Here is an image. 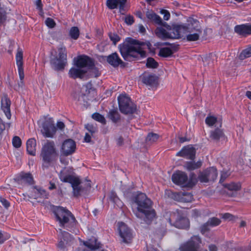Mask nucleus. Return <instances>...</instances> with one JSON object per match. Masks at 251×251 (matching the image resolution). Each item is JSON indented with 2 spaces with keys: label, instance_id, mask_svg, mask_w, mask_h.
<instances>
[{
  "label": "nucleus",
  "instance_id": "1",
  "mask_svg": "<svg viewBox=\"0 0 251 251\" xmlns=\"http://www.w3.org/2000/svg\"><path fill=\"white\" fill-rule=\"evenodd\" d=\"M163 26L167 30L162 27H157L154 31L155 35L162 40L178 39L186 35L187 41H196L202 33L199 22L193 18H190L188 23L184 25H174L171 26L167 24Z\"/></svg>",
  "mask_w": 251,
  "mask_h": 251
},
{
  "label": "nucleus",
  "instance_id": "2",
  "mask_svg": "<svg viewBox=\"0 0 251 251\" xmlns=\"http://www.w3.org/2000/svg\"><path fill=\"white\" fill-rule=\"evenodd\" d=\"M145 45L149 49L151 46L149 42L146 43L131 37H127L123 43L119 45L118 48L124 59L130 62L146 56V51L141 48V46Z\"/></svg>",
  "mask_w": 251,
  "mask_h": 251
},
{
  "label": "nucleus",
  "instance_id": "3",
  "mask_svg": "<svg viewBox=\"0 0 251 251\" xmlns=\"http://www.w3.org/2000/svg\"><path fill=\"white\" fill-rule=\"evenodd\" d=\"M133 200L137 205V212L135 215L141 219V224L151 225L156 218L155 211L152 207L151 201L142 193H138L133 197Z\"/></svg>",
  "mask_w": 251,
  "mask_h": 251
},
{
  "label": "nucleus",
  "instance_id": "4",
  "mask_svg": "<svg viewBox=\"0 0 251 251\" xmlns=\"http://www.w3.org/2000/svg\"><path fill=\"white\" fill-rule=\"evenodd\" d=\"M50 64L51 68L56 71L64 69L67 64V51L65 47L61 45L57 50L51 52Z\"/></svg>",
  "mask_w": 251,
  "mask_h": 251
},
{
  "label": "nucleus",
  "instance_id": "5",
  "mask_svg": "<svg viewBox=\"0 0 251 251\" xmlns=\"http://www.w3.org/2000/svg\"><path fill=\"white\" fill-rule=\"evenodd\" d=\"M53 212L60 226L69 230L68 228L74 227L75 225L76 221L75 216L66 208L55 206Z\"/></svg>",
  "mask_w": 251,
  "mask_h": 251
},
{
  "label": "nucleus",
  "instance_id": "6",
  "mask_svg": "<svg viewBox=\"0 0 251 251\" xmlns=\"http://www.w3.org/2000/svg\"><path fill=\"white\" fill-rule=\"evenodd\" d=\"M59 178L61 181L71 184L75 197H77L80 195L82 190V187L80 186L81 181L78 177L70 175L68 169L64 168L60 172Z\"/></svg>",
  "mask_w": 251,
  "mask_h": 251
},
{
  "label": "nucleus",
  "instance_id": "7",
  "mask_svg": "<svg viewBox=\"0 0 251 251\" xmlns=\"http://www.w3.org/2000/svg\"><path fill=\"white\" fill-rule=\"evenodd\" d=\"M118 104L121 112L125 115L132 114L137 109L136 105L126 95H120L118 97Z\"/></svg>",
  "mask_w": 251,
  "mask_h": 251
},
{
  "label": "nucleus",
  "instance_id": "8",
  "mask_svg": "<svg viewBox=\"0 0 251 251\" xmlns=\"http://www.w3.org/2000/svg\"><path fill=\"white\" fill-rule=\"evenodd\" d=\"M41 156L44 161L43 166L48 167L54 157L56 156L53 142H48L43 147Z\"/></svg>",
  "mask_w": 251,
  "mask_h": 251
},
{
  "label": "nucleus",
  "instance_id": "9",
  "mask_svg": "<svg viewBox=\"0 0 251 251\" xmlns=\"http://www.w3.org/2000/svg\"><path fill=\"white\" fill-rule=\"evenodd\" d=\"M201 239L199 236L194 235L186 242L181 244L179 247V251H198Z\"/></svg>",
  "mask_w": 251,
  "mask_h": 251
},
{
  "label": "nucleus",
  "instance_id": "10",
  "mask_svg": "<svg viewBox=\"0 0 251 251\" xmlns=\"http://www.w3.org/2000/svg\"><path fill=\"white\" fill-rule=\"evenodd\" d=\"M169 223L176 228L187 229L189 227L188 219L179 214L173 213L171 215V218L168 219Z\"/></svg>",
  "mask_w": 251,
  "mask_h": 251
},
{
  "label": "nucleus",
  "instance_id": "11",
  "mask_svg": "<svg viewBox=\"0 0 251 251\" xmlns=\"http://www.w3.org/2000/svg\"><path fill=\"white\" fill-rule=\"evenodd\" d=\"M75 65L77 68H92L94 66L95 60L94 59L86 55H80L74 59Z\"/></svg>",
  "mask_w": 251,
  "mask_h": 251
},
{
  "label": "nucleus",
  "instance_id": "12",
  "mask_svg": "<svg viewBox=\"0 0 251 251\" xmlns=\"http://www.w3.org/2000/svg\"><path fill=\"white\" fill-rule=\"evenodd\" d=\"M56 131V128L51 119L46 120L42 124L41 132L45 137L52 138Z\"/></svg>",
  "mask_w": 251,
  "mask_h": 251
},
{
  "label": "nucleus",
  "instance_id": "13",
  "mask_svg": "<svg viewBox=\"0 0 251 251\" xmlns=\"http://www.w3.org/2000/svg\"><path fill=\"white\" fill-rule=\"evenodd\" d=\"M188 176L187 174L182 171H177L172 176V181L177 185L182 187H187V181Z\"/></svg>",
  "mask_w": 251,
  "mask_h": 251
},
{
  "label": "nucleus",
  "instance_id": "14",
  "mask_svg": "<svg viewBox=\"0 0 251 251\" xmlns=\"http://www.w3.org/2000/svg\"><path fill=\"white\" fill-rule=\"evenodd\" d=\"M120 236L122 239V242L125 243H130L133 236L131 229L124 223L120 224L119 227Z\"/></svg>",
  "mask_w": 251,
  "mask_h": 251
},
{
  "label": "nucleus",
  "instance_id": "15",
  "mask_svg": "<svg viewBox=\"0 0 251 251\" xmlns=\"http://www.w3.org/2000/svg\"><path fill=\"white\" fill-rule=\"evenodd\" d=\"M16 64L18 66V73L20 78V82L18 83L19 86L22 87L24 85L23 79L25 77L24 68H23V54L22 50L19 48L16 55Z\"/></svg>",
  "mask_w": 251,
  "mask_h": 251
},
{
  "label": "nucleus",
  "instance_id": "16",
  "mask_svg": "<svg viewBox=\"0 0 251 251\" xmlns=\"http://www.w3.org/2000/svg\"><path fill=\"white\" fill-rule=\"evenodd\" d=\"M75 149V142L71 139H68L63 142L61 151L63 155L67 156L72 154Z\"/></svg>",
  "mask_w": 251,
  "mask_h": 251
},
{
  "label": "nucleus",
  "instance_id": "17",
  "mask_svg": "<svg viewBox=\"0 0 251 251\" xmlns=\"http://www.w3.org/2000/svg\"><path fill=\"white\" fill-rule=\"evenodd\" d=\"M106 57L107 62L114 68L118 67L119 65L121 67L124 68L126 65V63L122 61L117 52L112 53Z\"/></svg>",
  "mask_w": 251,
  "mask_h": 251
},
{
  "label": "nucleus",
  "instance_id": "18",
  "mask_svg": "<svg viewBox=\"0 0 251 251\" xmlns=\"http://www.w3.org/2000/svg\"><path fill=\"white\" fill-rule=\"evenodd\" d=\"M176 155L193 160L195 158L196 150L193 147H185Z\"/></svg>",
  "mask_w": 251,
  "mask_h": 251
},
{
  "label": "nucleus",
  "instance_id": "19",
  "mask_svg": "<svg viewBox=\"0 0 251 251\" xmlns=\"http://www.w3.org/2000/svg\"><path fill=\"white\" fill-rule=\"evenodd\" d=\"M11 101L7 95H3L1 99V108L8 119L11 118Z\"/></svg>",
  "mask_w": 251,
  "mask_h": 251
},
{
  "label": "nucleus",
  "instance_id": "20",
  "mask_svg": "<svg viewBox=\"0 0 251 251\" xmlns=\"http://www.w3.org/2000/svg\"><path fill=\"white\" fill-rule=\"evenodd\" d=\"M225 135L223 130L219 126L210 132L209 139L211 141L217 143L221 140H224Z\"/></svg>",
  "mask_w": 251,
  "mask_h": 251
},
{
  "label": "nucleus",
  "instance_id": "21",
  "mask_svg": "<svg viewBox=\"0 0 251 251\" xmlns=\"http://www.w3.org/2000/svg\"><path fill=\"white\" fill-rule=\"evenodd\" d=\"M146 16L150 22L153 23L155 24L162 26L167 25V23L163 22L160 17L153 11L148 10L146 13Z\"/></svg>",
  "mask_w": 251,
  "mask_h": 251
},
{
  "label": "nucleus",
  "instance_id": "22",
  "mask_svg": "<svg viewBox=\"0 0 251 251\" xmlns=\"http://www.w3.org/2000/svg\"><path fill=\"white\" fill-rule=\"evenodd\" d=\"M234 31L239 35L246 37L251 34V27L248 24L237 25L234 27Z\"/></svg>",
  "mask_w": 251,
  "mask_h": 251
},
{
  "label": "nucleus",
  "instance_id": "23",
  "mask_svg": "<svg viewBox=\"0 0 251 251\" xmlns=\"http://www.w3.org/2000/svg\"><path fill=\"white\" fill-rule=\"evenodd\" d=\"M87 73V71L85 69H82L80 68H72L69 72L70 77L74 79L76 78H83Z\"/></svg>",
  "mask_w": 251,
  "mask_h": 251
},
{
  "label": "nucleus",
  "instance_id": "24",
  "mask_svg": "<svg viewBox=\"0 0 251 251\" xmlns=\"http://www.w3.org/2000/svg\"><path fill=\"white\" fill-rule=\"evenodd\" d=\"M84 245L88 249H84L83 251H93L101 247L100 244L98 242L97 239L94 237L85 242Z\"/></svg>",
  "mask_w": 251,
  "mask_h": 251
},
{
  "label": "nucleus",
  "instance_id": "25",
  "mask_svg": "<svg viewBox=\"0 0 251 251\" xmlns=\"http://www.w3.org/2000/svg\"><path fill=\"white\" fill-rule=\"evenodd\" d=\"M143 83L153 86L157 84L158 77L153 74L144 75L142 77Z\"/></svg>",
  "mask_w": 251,
  "mask_h": 251
},
{
  "label": "nucleus",
  "instance_id": "26",
  "mask_svg": "<svg viewBox=\"0 0 251 251\" xmlns=\"http://www.w3.org/2000/svg\"><path fill=\"white\" fill-rule=\"evenodd\" d=\"M224 187L227 188L230 191L227 193V194L230 197H234L236 192L240 190L241 186L240 183L231 182L229 184H225L223 185Z\"/></svg>",
  "mask_w": 251,
  "mask_h": 251
},
{
  "label": "nucleus",
  "instance_id": "27",
  "mask_svg": "<svg viewBox=\"0 0 251 251\" xmlns=\"http://www.w3.org/2000/svg\"><path fill=\"white\" fill-rule=\"evenodd\" d=\"M205 123L209 126H215V127H222V120L220 118H217L213 116H208L205 120Z\"/></svg>",
  "mask_w": 251,
  "mask_h": 251
},
{
  "label": "nucleus",
  "instance_id": "28",
  "mask_svg": "<svg viewBox=\"0 0 251 251\" xmlns=\"http://www.w3.org/2000/svg\"><path fill=\"white\" fill-rule=\"evenodd\" d=\"M33 193H34L33 197L34 199L38 198H48V194L46 191L41 187L38 186H34L33 187Z\"/></svg>",
  "mask_w": 251,
  "mask_h": 251
},
{
  "label": "nucleus",
  "instance_id": "29",
  "mask_svg": "<svg viewBox=\"0 0 251 251\" xmlns=\"http://www.w3.org/2000/svg\"><path fill=\"white\" fill-rule=\"evenodd\" d=\"M36 141L34 138H30L26 142V151L28 154L34 156L36 154Z\"/></svg>",
  "mask_w": 251,
  "mask_h": 251
},
{
  "label": "nucleus",
  "instance_id": "30",
  "mask_svg": "<svg viewBox=\"0 0 251 251\" xmlns=\"http://www.w3.org/2000/svg\"><path fill=\"white\" fill-rule=\"evenodd\" d=\"M107 118L115 124L121 120V116L117 108L110 110L107 114Z\"/></svg>",
  "mask_w": 251,
  "mask_h": 251
},
{
  "label": "nucleus",
  "instance_id": "31",
  "mask_svg": "<svg viewBox=\"0 0 251 251\" xmlns=\"http://www.w3.org/2000/svg\"><path fill=\"white\" fill-rule=\"evenodd\" d=\"M207 178L209 181H214L217 177L218 173L217 169L214 167L207 168L205 170Z\"/></svg>",
  "mask_w": 251,
  "mask_h": 251
},
{
  "label": "nucleus",
  "instance_id": "32",
  "mask_svg": "<svg viewBox=\"0 0 251 251\" xmlns=\"http://www.w3.org/2000/svg\"><path fill=\"white\" fill-rule=\"evenodd\" d=\"M201 165L202 163L201 161L195 162L192 161L186 162L184 165V167L187 170L191 171L200 168Z\"/></svg>",
  "mask_w": 251,
  "mask_h": 251
},
{
  "label": "nucleus",
  "instance_id": "33",
  "mask_svg": "<svg viewBox=\"0 0 251 251\" xmlns=\"http://www.w3.org/2000/svg\"><path fill=\"white\" fill-rule=\"evenodd\" d=\"M20 179L29 184H32L33 178L31 174L21 173L20 175Z\"/></svg>",
  "mask_w": 251,
  "mask_h": 251
},
{
  "label": "nucleus",
  "instance_id": "34",
  "mask_svg": "<svg viewBox=\"0 0 251 251\" xmlns=\"http://www.w3.org/2000/svg\"><path fill=\"white\" fill-rule=\"evenodd\" d=\"M174 51L169 48L166 47L161 48L158 53V55L163 57H168L172 56Z\"/></svg>",
  "mask_w": 251,
  "mask_h": 251
},
{
  "label": "nucleus",
  "instance_id": "35",
  "mask_svg": "<svg viewBox=\"0 0 251 251\" xmlns=\"http://www.w3.org/2000/svg\"><path fill=\"white\" fill-rule=\"evenodd\" d=\"M251 56V46L248 48L243 50L240 53L239 58L240 60H244L245 58L250 57Z\"/></svg>",
  "mask_w": 251,
  "mask_h": 251
},
{
  "label": "nucleus",
  "instance_id": "36",
  "mask_svg": "<svg viewBox=\"0 0 251 251\" xmlns=\"http://www.w3.org/2000/svg\"><path fill=\"white\" fill-rule=\"evenodd\" d=\"M79 34V30L77 26H73L71 28L69 31V35L71 38L76 40L78 38Z\"/></svg>",
  "mask_w": 251,
  "mask_h": 251
},
{
  "label": "nucleus",
  "instance_id": "37",
  "mask_svg": "<svg viewBox=\"0 0 251 251\" xmlns=\"http://www.w3.org/2000/svg\"><path fill=\"white\" fill-rule=\"evenodd\" d=\"M197 182L196 176L194 173H191L190 174L189 179H188L187 181V187H192L196 185Z\"/></svg>",
  "mask_w": 251,
  "mask_h": 251
},
{
  "label": "nucleus",
  "instance_id": "38",
  "mask_svg": "<svg viewBox=\"0 0 251 251\" xmlns=\"http://www.w3.org/2000/svg\"><path fill=\"white\" fill-rule=\"evenodd\" d=\"M159 135L156 133H149L146 138V141L149 144L156 142L159 138Z\"/></svg>",
  "mask_w": 251,
  "mask_h": 251
},
{
  "label": "nucleus",
  "instance_id": "39",
  "mask_svg": "<svg viewBox=\"0 0 251 251\" xmlns=\"http://www.w3.org/2000/svg\"><path fill=\"white\" fill-rule=\"evenodd\" d=\"M159 64L155 59L152 57H149L147 59L146 67L148 68L156 69Z\"/></svg>",
  "mask_w": 251,
  "mask_h": 251
},
{
  "label": "nucleus",
  "instance_id": "40",
  "mask_svg": "<svg viewBox=\"0 0 251 251\" xmlns=\"http://www.w3.org/2000/svg\"><path fill=\"white\" fill-rule=\"evenodd\" d=\"M88 70H89V75L90 77H98L100 75L99 69L96 67L95 65L92 67V68H89Z\"/></svg>",
  "mask_w": 251,
  "mask_h": 251
},
{
  "label": "nucleus",
  "instance_id": "41",
  "mask_svg": "<svg viewBox=\"0 0 251 251\" xmlns=\"http://www.w3.org/2000/svg\"><path fill=\"white\" fill-rule=\"evenodd\" d=\"M92 117L94 120L101 123L103 125L106 124V122L105 118L103 116L99 113H95L93 114Z\"/></svg>",
  "mask_w": 251,
  "mask_h": 251
},
{
  "label": "nucleus",
  "instance_id": "42",
  "mask_svg": "<svg viewBox=\"0 0 251 251\" xmlns=\"http://www.w3.org/2000/svg\"><path fill=\"white\" fill-rule=\"evenodd\" d=\"M119 0H107L106 5L110 9H116L119 4Z\"/></svg>",
  "mask_w": 251,
  "mask_h": 251
},
{
  "label": "nucleus",
  "instance_id": "43",
  "mask_svg": "<svg viewBox=\"0 0 251 251\" xmlns=\"http://www.w3.org/2000/svg\"><path fill=\"white\" fill-rule=\"evenodd\" d=\"M6 11L1 7L0 3V26L3 25L6 20Z\"/></svg>",
  "mask_w": 251,
  "mask_h": 251
},
{
  "label": "nucleus",
  "instance_id": "44",
  "mask_svg": "<svg viewBox=\"0 0 251 251\" xmlns=\"http://www.w3.org/2000/svg\"><path fill=\"white\" fill-rule=\"evenodd\" d=\"M207 222L210 226L213 227L219 225L221 223V221L216 217H212L209 218Z\"/></svg>",
  "mask_w": 251,
  "mask_h": 251
},
{
  "label": "nucleus",
  "instance_id": "45",
  "mask_svg": "<svg viewBox=\"0 0 251 251\" xmlns=\"http://www.w3.org/2000/svg\"><path fill=\"white\" fill-rule=\"evenodd\" d=\"M109 37L113 44L115 45L120 40L119 36L115 33L110 32L108 34Z\"/></svg>",
  "mask_w": 251,
  "mask_h": 251
},
{
  "label": "nucleus",
  "instance_id": "46",
  "mask_svg": "<svg viewBox=\"0 0 251 251\" xmlns=\"http://www.w3.org/2000/svg\"><path fill=\"white\" fill-rule=\"evenodd\" d=\"M198 179L201 182L207 183L209 182L205 170L200 173Z\"/></svg>",
  "mask_w": 251,
  "mask_h": 251
},
{
  "label": "nucleus",
  "instance_id": "47",
  "mask_svg": "<svg viewBox=\"0 0 251 251\" xmlns=\"http://www.w3.org/2000/svg\"><path fill=\"white\" fill-rule=\"evenodd\" d=\"M60 232L61 233L62 238L64 241L68 242L72 240L73 237L69 233L65 231H62L61 229H60Z\"/></svg>",
  "mask_w": 251,
  "mask_h": 251
},
{
  "label": "nucleus",
  "instance_id": "48",
  "mask_svg": "<svg viewBox=\"0 0 251 251\" xmlns=\"http://www.w3.org/2000/svg\"><path fill=\"white\" fill-rule=\"evenodd\" d=\"M85 127L92 135L98 131L97 127L93 124H88L85 126Z\"/></svg>",
  "mask_w": 251,
  "mask_h": 251
},
{
  "label": "nucleus",
  "instance_id": "49",
  "mask_svg": "<svg viewBox=\"0 0 251 251\" xmlns=\"http://www.w3.org/2000/svg\"><path fill=\"white\" fill-rule=\"evenodd\" d=\"M12 144L15 148H19L22 145L21 139L18 136H14L12 140Z\"/></svg>",
  "mask_w": 251,
  "mask_h": 251
},
{
  "label": "nucleus",
  "instance_id": "50",
  "mask_svg": "<svg viewBox=\"0 0 251 251\" xmlns=\"http://www.w3.org/2000/svg\"><path fill=\"white\" fill-rule=\"evenodd\" d=\"M210 226L209 225V224H207V222L204 223L200 227L201 232L202 234H205L206 232L210 230Z\"/></svg>",
  "mask_w": 251,
  "mask_h": 251
},
{
  "label": "nucleus",
  "instance_id": "51",
  "mask_svg": "<svg viewBox=\"0 0 251 251\" xmlns=\"http://www.w3.org/2000/svg\"><path fill=\"white\" fill-rule=\"evenodd\" d=\"M109 199L111 201H112L113 202L115 203H118V201L119 200L116 194L114 191L111 192L109 196Z\"/></svg>",
  "mask_w": 251,
  "mask_h": 251
},
{
  "label": "nucleus",
  "instance_id": "52",
  "mask_svg": "<svg viewBox=\"0 0 251 251\" xmlns=\"http://www.w3.org/2000/svg\"><path fill=\"white\" fill-rule=\"evenodd\" d=\"M45 23L47 26H48L50 28L54 27L56 25L54 21L50 18H47Z\"/></svg>",
  "mask_w": 251,
  "mask_h": 251
},
{
  "label": "nucleus",
  "instance_id": "53",
  "mask_svg": "<svg viewBox=\"0 0 251 251\" xmlns=\"http://www.w3.org/2000/svg\"><path fill=\"white\" fill-rule=\"evenodd\" d=\"M222 218L225 220H228L229 221H233L236 219L235 216L228 213L223 214H222Z\"/></svg>",
  "mask_w": 251,
  "mask_h": 251
},
{
  "label": "nucleus",
  "instance_id": "54",
  "mask_svg": "<svg viewBox=\"0 0 251 251\" xmlns=\"http://www.w3.org/2000/svg\"><path fill=\"white\" fill-rule=\"evenodd\" d=\"M125 22L128 25H131L134 22V17L131 15L127 16L125 19Z\"/></svg>",
  "mask_w": 251,
  "mask_h": 251
},
{
  "label": "nucleus",
  "instance_id": "55",
  "mask_svg": "<svg viewBox=\"0 0 251 251\" xmlns=\"http://www.w3.org/2000/svg\"><path fill=\"white\" fill-rule=\"evenodd\" d=\"M161 46H170L171 48L173 49L174 51H176L177 50L178 48V45H175L174 44H171L169 42H163L159 44Z\"/></svg>",
  "mask_w": 251,
  "mask_h": 251
},
{
  "label": "nucleus",
  "instance_id": "56",
  "mask_svg": "<svg viewBox=\"0 0 251 251\" xmlns=\"http://www.w3.org/2000/svg\"><path fill=\"white\" fill-rule=\"evenodd\" d=\"M0 202L1 203L2 205L6 209L10 206L9 202L4 198L0 197Z\"/></svg>",
  "mask_w": 251,
  "mask_h": 251
},
{
  "label": "nucleus",
  "instance_id": "57",
  "mask_svg": "<svg viewBox=\"0 0 251 251\" xmlns=\"http://www.w3.org/2000/svg\"><path fill=\"white\" fill-rule=\"evenodd\" d=\"M161 14L164 15L163 19L165 20H168L170 18V14L169 11H168L167 10L165 9H162L160 11Z\"/></svg>",
  "mask_w": 251,
  "mask_h": 251
},
{
  "label": "nucleus",
  "instance_id": "58",
  "mask_svg": "<svg viewBox=\"0 0 251 251\" xmlns=\"http://www.w3.org/2000/svg\"><path fill=\"white\" fill-rule=\"evenodd\" d=\"M120 1H119V9L120 11L122 12V11H125V4L127 1V0H119Z\"/></svg>",
  "mask_w": 251,
  "mask_h": 251
},
{
  "label": "nucleus",
  "instance_id": "59",
  "mask_svg": "<svg viewBox=\"0 0 251 251\" xmlns=\"http://www.w3.org/2000/svg\"><path fill=\"white\" fill-rule=\"evenodd\" d=\"M212 57H213L212 54H210L207 56L205 57L204 59L203 60L204 65H208V66L210 65V62L211 61V58H212Z\"/></svg>",
  "mask_w": 251,
  "mask_h": 251
},
{
  "label": "nucleus",
  "instance_id": "60",
  "mask_svg": "<svg viewBox=\"0 0 251 251\" xmlns=\"http://www.w3.org/2000/svg\"><path fill=\"white\" fill-rule=\"evenodd\" d=\"M232 242L229 241L226 243V246L228 248H230L232 250H234V251H243V247H237L236 248H232L230 247V245L232 244Z\"/></svg>",
  "mask_w": 251,
  "mask_h": 251
},
{
  "label": "nucleus",
  "instance_id": "61",
  "mask_svg": "<svg viewBox=\"0 0 251 251\" xmlns=\"http://www.w3.org/2000/svg\"><path fill=\"white\" fill-rule=\"evenodd\" d=\"M57 247L58 248H59L61 250L63 251H66V245L64 242V241L61 240L59 242Z\"/></svg>",
  "mask_w": 251,
  "mask_h": 251
},
{
  "label": "nucleus",
  "instance_id": "62",
  "mask_svg": "<svg viewBox=\"0 0 251 251\" xmlns=\"http://www.w3.org/2000/svg\"><path fill=\"white\" fill-rule=\"evenodd\" d=\"M85 96V94H80L77 95L75 93L73 95V97L75 100H77L78 101H81V99H83V98Z\"/></svg>",
  "mask_w": 251,
  "mask_h": 251
},
{
  "label": "nucleus",
  "instance_id": "63",
  "mask_svg": "<svg viewBox=\"0 0 251 251\" xmlns=\"http://www.w3.org/2000/svg\"><path fill=\"white\" fill-rule=\"evenodd\" d=\"M227 176H228V175H227V173H222V174L221 175L219 182L220 183H222V182H223L226 179V178L227 177Z\"/></svg>",
  "mask_w": 251,
  "mask_h": 251
},
{
  "label": "nucleus",
  "instance_id": "64",
  "mask_svg": "<svg viewBox=\"0 0 251 251\" xmlns=\"http://www.w3.org/2000/svg\"><path fill=\"white\" fill-rule=\"evenodd\" d=\"M35 4L37 9L40 11L43 10V5L42 4L41 0H36Z\"/></svg>",
  "mask_w": 251,
  "mask_h": 251
}]
</instances>
